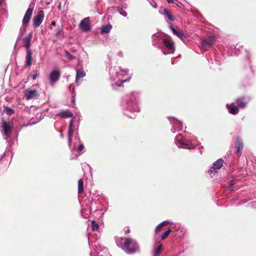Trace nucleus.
<instances>
[{
    "mask_svg": "<svg viewBox=\"0 0 256 256\" xmlns=\"http://www.w3.org/2000/svg\"><path fill=\"white\" fill-rule=\"evenodd\" d=\"M140 93L134 91L124 95L120 102V108L124 114L127 115L129 118H132V116H128L127 112L134 113L140 111Z\"/></svg>",
    "mask_w": 256,
    "mask_h": 256,
    "instance_id": "1",
    "label": "nucleus"
},
{
    "mask_svg": "<svg viewBox=\"0 0 256 256\" xmlns=\"http://www.w3.org/2000/svg\"><path fill=\"white\" fill-rule=\"evenodd\" d=\"M127 70L122 69L120 67H111L109 70L110 78L113 89H116L122 86V84L128 81V78L124 76L128 74Z\"/></svg>",
    "mask_w": 256,
    "mask_h": 256,
    "instance_id": "2",
    "label": "nucleus"
},
{
    "mask_svg": "<svg viewBox=\"0 0 256 256\" xmlns=\"http://www.w3.org/2000/svg\"><path fill=\"white\" fill-rule=\"evenodd\" d=\"M117 245L126 254H132L140 252L137 241L131 237H122L116 240Z\"/></svg>",
    "mask_w": 256,
    "mask_h": 256,
    "instance_id": "3",
    "label": "nucleus"
},
{
    "mask_svg": "<svg viewBox=\"0 0 256 256\" xmlns=\"http://www.w3.org/2000/svg\"><path fill=\"white\" fill-rule=\"evenodd\" d=\"M174 142L178 148L188 150H194L198 145L196 140L192 136L182 134H178L175 138Z\"/></svg>",
    "mask_w": 256,
    "mask_h": 256,
    "instance_id": "4",
    "label": "nucleus"
},
{
    "mask_svg": "<svg viewBox=\"0 0 256 256\" xmlns=\"http://www.w3.org/2000/svg\"><path fill=\"white\" fill-rule=\"evenodd\" d=\"M74 122V120H71L68 124V145L72 151L73 150V148H72V137L74 133H75L76 140L78 139V140H80V138L78 134V128L80 122L78 120L76 123Z\"/></svg>",
    "mask_w": 256,
    "mask_h": 256,
    "instance_id": "5",
    "label": "nucleus"
},
{
    "mask_svg": "<svg viewBox=\"0 0 256 256\" xmlns=\"http://www.w3.org/2000/svg\"><path fill=\"white\" fill-rule=\"evenodd\" d=\"M162 44L164 46L165 48L162 46V48H161L160 50L164 54L174 53L176 48L173 42L167 38H164L162 40Z\"/></svg>",
    "mask_w": 256,
    "mask_h": 256,
    "instance_id": "6",
    "label": "nucleus"
},
{
    "mask_svg": "<svg viewBox=\"0 0 256 256\" xmlns=\"http://www.w3.org/2000/svg\"><path fill=\"white\" fill-rule=\"evenodd\" d=\"M216 38V36L212 35L204 37L200 42L202 48L204 50H208L215 43Z\"/></svg>",
    "mask_w": 256,
    "mask_h": 256,
    "instance_id": "7",
    "label": "nucleus"
},
{
    "mask_svg": "<svg viewBox=\"0 0 256 256\" xmlns=\"http://www.w3.org/2000/svg\"><path fill=\"white\" fill-rule=\"evenodd\" d=\"M170 124L172 125L171 131L173 133L182 130V123L174 117H168Z\"/></svg>",
    "mask_w": 256,
    "mask_h": 256,
    "instance_id": "8",
    "label": "nucleus"
},
{
    "mask_svg": "<svg viewBox=\"0 0 256 256\" xmlns=\"http://www.w3.org/2000/svg\"><path fill=\"white\" fill-rule=\"evenodd\" d=\"M224 161L222 158H219L212 164V166L208 170L209 174H214L216 170L220 169L223 166Z\"/></svg>",
    "mask_w": 256,
    "mask_h": 256,
    "instance_id": "9",
    "label": "nucleus"
},
{
    "mask_svg": "<svg viewBox=\"0 0 256 256\" xmlns=\"http://www.w3.org/2000/svg\"><path fill=\"white\" fill-rule=\"evenodd\" d=\"M60 75L61 72L60 70H53L49 76L50 84L52 86L56 83L59 80Z\"/></svg>",
    "mask_w": 256,
    "mask_h": 256,
    "instance_id": "10",
    "label": "nucleus"
},
{
    "mask_svg": "<svg viewBox=\"0 0 256 256\" xmlns=\"http://www.w3.org/2000/svg\"><path fill=\"white\" fill-rule=\"evenodd\" d=\"M164 38L160 34H154L152 36V46L161 50L162 46V40Z\"/></svg>",
    "mask_w": 256,
    "mask_h": 256,
    "instance_id": "11",
    "label": "nucleus"
},
{
    "mask_svg": "<svg viewBox=\"0 0 256 256\" xmlns=\"http://www.w3.org/2000/svg\"><path fill=\"white\" fill-rule=\"evenodd\" d=\"M24 94L26 100L36 99L39 94L36 90L27 89L24 90Z\"/></svg>",
    "mask_w": 256,
    "mask_h": 256,
    "instance_id": "12",
    "label": "nucleus"
},
{
    "mask_svg": "<svg viewBox=\"0 0 256 256\" xmlns=\"http://www.w3.org/2000/svg\"><path fill=\"white\" fill-rule=\"evenodd\" d=\"M236 151L238 156L242 154L244 148V144L242 139L240 136H236Z\"/></svg>",
    "mask_w": 256,
    "mask_h": 256,
    "instance_id": "13",
    "label": "nucleus"
},
{
    "mask_svg": "<svg viewBox=\"0 0 256 256\" xmlns=\"http://www.w3.org/2000/svg\"><path fill=\"white\" fill-rule=\"evenodd\" d=\"M80 29L84 32H87L90 30V25L89 17H86L80 22L79 24Z\"/></svg>",
    "mask_w": 256,
    "mask_h": 256,
    "instance_id": "14",
    "label": "nucleus"
},
{
    "mask_svg": "<svg viewBox=\"0 0 256 256\" xmlns=\"http://www.w3.org/2000/svg\"><path fill=\"white\" fill-rule=\"evenodd\" d=\"M249 100L250 98H248L242 96L237 98L236 100V102L238 108H244L249 102Z\"/></svg>",
    "mask_w": 256,
    "mask_h": 256,
    "instance_id": "15",
    "label": "nucleus"
},
{
    "mask_svg": "<svg viewBox=\"0 0 256 256\" xmlns=\"http://www.w3.org/2000/svg\"><path fill=\"white\" fill-rule=\"evenodd\" d=\"M170 28L172 30L173 34L176 36L182 41H184L186 39V36L184 33L181 30H177L172 25L169 26Z\"/></svg>",
    "mask_w": 256,
    "mask_h": 256,
    "instance_id": "16",
    "label": "nucleus"
},
{
    "mask_svg": "<svg viewBox=\"0 0 256 256\" xmlns=\"http://www.w3.org/2000/svg\"><path fill=\"white\" fill-rule=\"evenodd\" d=\"M1 127L4 132L3 134L5 136H8L12 130L10 124L6 121L2 120Z\"/></svg>",
    "mask_w": 256,
    "mask_h": 256,
    "instance_id": "17",
    "label": "nucleus"
},
{
    "mask_svg": "<svg viewBox=\"0 0 256 256\" xmlns=\"http://www.w3.org/2000/svg\"><path fill=\"white\" fill-rule=\"evenodd\" d=\"M32 32L28 34L24 39L23 42L24 44V48L26 49V50H30V42L32 40Z\"/></svg>",
    "mask_w": 256,
    "mask_h": 256,
    "instance_id": "18",
    "label": "nucleus"
},
{
    "mask_svg": "<svg viewBox=\"0 0 256 256\" xmlns=\"http://www.w3.org/2000/svg\"><path fill=\"white\" fill-rule=\"evenodd\" d=\"M86 76V72L82 68L76 70V76L75 82L77 85L80 84L79 80Z\"/></svg>",
    "mask_w": 256,
    "mask_h": 256,
    "instance_id": "19",
    "label": "nucleus"
},
{
    "mask_svg": "<svg viewBox=\"0 0 256 256\" xmlns=\"http://www.w3.org/2000/svg\"><path fill=\"white\" fill-rule=\"evenodd\" d=\"M232 106L230 108V104H227L226 105V108L228 109V112L230 114L236 115L238 112V107L237 106L233 105V103L230 104Z\"/></svg>",
    "mask_w": 256,
    "mask_h": 256,
    "instance_id": "20",
    "label": "nucleus"
},
{
    "mask_svg": "<svg viewBox=\"0 0 256 256\" xmlns=\"http://www.w3.org/2000/svg\"><path fill=\"white\" fill-rule=\"evenodd\" d=\"M32 52L31 50H26V62L25 65L26 66H30L32 64Z\"/></svg>",
    "mask_w": 256,
    "mask_h": 256,
    "instance_id": "21",
    "label": "nucleus"
},
{
    "mask_svg": "<svg viewBox=\"0 0 256 256\" xmlns=\"http://www.w3.org/2000/svg\"><path fill=\"white\" fill-rule=\"evenodd\" d=\"M56 116L61 118H71L73 114L70 110H63L62 112H60Z\"/></svg>",
    "mask_w": 256,
    "mask_h": 256,
    "instance_id": "22",
    "label": "nucleus"
},
{
    "mask_svg": "<svg viewBox=\"0 0 256 256\" xmlns=\"http://www.w3.org/2000/svg\"><path fill=\"white\" fill-rule=\"evenodd\" d=\"M112 28V26L110 24L102 26L100 28V34H108L110 32Z\"/></svg>",
    "mask_w": 256,
    "mask_h": 256,
    "instance_id": "23",
    "label": "nucleus"
},
{
    "mask_svg": "<svg viewBox=\"0 0 256 256\" xmlns=\"http://www.w3.org/2000/svg\"><path fill=\"white\" fill-rule=\"evenodd\" d=\"M162 244H160L158 246L154 245L153 250V256H158L162 252Z\"/></svg>",
    "mask_w": 256,
    "mask_h": 256,
    "instance_id": "24",
    "label": "nucleus"
},
{
    "mask_svg": "<svg viewBox=\"0 0 256 256\" xmlns=\"http://www.w3.org/2000/svg\"><path fill=\"white\" fill-rule=\"evenodd\" d=\"M44 20V17H34V28H38L42 23Z\"/></svg>",
    "mask_w": 256,
    "mask_h": 256,
    "instance_id": "25",
    "label": "nucleus"
},
{
    "mask_svg": "<svg viewBox=\"0 0 256 256\" xmlns=\"http://www.w3.org/2000/svg\"><path fill=\"white\" fill-rule=\"evenodd\" d=\"M34 6V4L32 3L30 4L29 8H28L26 13L24 16H32V11Z\"/></svg>",
    "mask_w": 256,
    "mask_h": 256,
    "instance_id": "26",
    "label": "nucleus"
},
{
    "mask_svg": "<svg viewBox=\"0 0 256 256\" xmlns=\"http://www.w3.org/2000/svg\"><path fill=\"white\" fill-rule=\"evenodd\" d=\"M84 191V182L82 180H79L78 181V193L81 194Z\"/></svg>",
    "mask_w": 256,
    "mask_h": 256,
    "instance_id": "27",
    "label": "nucleus"
},
{
    "mask_svg": "<svg viewBox=\"0 0 256 256\" xmlns=\"http://www.w3.org/2000/svg\"><path fill=\"white\" fill-rule=\"evenodd\" d=\"M25 32H26V27H25V26L21 27L20 30V32H19V33H18V38H17L16 42H18V40H20L22 36L24 34Z\"/></svg>",
    "mask_w": 256,
    "mask_h": 256,
    "instance_id": "28",
    "label": "nucleus"
},
{
    "mask_svg": "<svg viewBox=\"0 0 256 256\" xmlns=\"http://www.w3.org/2000/svg\"><path fill=\"white\" fill-rule=\"evenodd\" d=\"M4 112L8 116H12L14 114V110L12 108L6 106L4 108Z\"/></svg>",
    "mask_w": 256,
    "mask_h": 256,
    "instance_id": "29",
    "label": "nucleus"
},
{
    "mask_svg": "<svg viewBox=\"0 0 256 256\" xmlns=\"http://www.w3.org/2000/svg\"><path fill=\"white\" fill-rule=\"evenodd\" d=\"M92 228L93 231L97 230L99 228V225L94 220L91 222Z\"/></svg>",
    "mask_w": 256,
    "mask_h": 256,
    "instance_id": "30",
    "label": "nucleus"
},
{
    "mask_svg": "<svg viewBox=\"0 0 256 256\" xmlns=\"http://www.w3.org/2000/svg\"><path fill=\"white\" fill-rule=\"evenodd\" d=\"M172 230L170 228H168L167 230L164 232L160 236L161 239L164 240L171 232Z\"/></svg>",
    "mask_w": 256,
    "mask_h": 256,
    "instance_id": "31",
    "label": "nucleus"
},
{
    "mask_svg": "<svg viewBox=\"0 0 256 256\" xmlns=\"http://www.w3.org/2000/svg\"><path fill=\"white\" fill-rule=\"evenodd\" d=\"M236 184V182L235 181V180H230L229 182H228V186L227 187V189L229 191H232V186Z\"/></svg>",
    "mask_w": 256,
    "mask_h": 256,
    "instance_id": "32",
    "label": "nucleus"
},
{
    "mask_svg": "<svg viewBox=\"0 0 256 256\" xmlns=\"http://www.w3.org/2000/svg\"><path fill=\"white\" fill-rule=\"evenodd\" d=\"M31 17H24L22 20V24L25 26L28 24Z\"/></svg>",
    "mask_w": 256,
    "mask_h": 256,
    "instance_id": "33",
    "label": "nucleus"
},
{
    "mask_svg": "<svg viewBox=\"0 0 256 256\" xmlns=\"http://www.w3.org/2000/svg\"><path fill=\"white\" fill-rule=\"evenodd\" d=\"M232 48H231L228 49V54L230 56H234V55L237 56L238 54H237L235 50L234 52H233L232 51Z\"/></svg>",
    "mask_w": 256,
    "mask_h": 256,
    "instance_id": "34",
    "label": "nucleus"
},
{
    "mask_svg": "<svg viewBox=\"0 0 256 256\" xmlns=\"http://www.w3.org/2000/svg\"><path fill=\"white\" fill-rule=\"evenodd\" d=\"M162 226V224H161V223L159 224L156 228V229H155L156 232H157L158 231H160L161 230Z\"/></svg>",
    "mask_w": 256,
    "mask_h": 256,
    "instance_id": "35",
    "label": "nucleus"
},
{
    "mask_svg": "<svg viewBox=\"0 0 256 256\" xmlns=\"http://www.w3.org/2000/svg\"><path fill=\"white\" fill-rule=\"evenodd\" d=\"M163 11H164L163 14H166V16H172L170 12L168 10L164 8V9H163Z\"/></svg>",
    "mask_w": 256,
    "mask_h": 256,
    "instance_id": "36",
    "label": "nucleus"
},
{
    "mask_svg": "<svg viewBox=\"0 0 256 256\" xmlns=\"http://www.w3.org/2000/svg\"><path fill=\"white\" fill-rule=\"evenodd\" d=\"M66 56L68 58V59L72 60L74 58V56L70 54L68 52H66Z\"/></svg>",
    "mask_w": 256,
    "mask_h": 256,
    "instance_id": "37",
    "label": "nucleus"
},
{
    "mask_svg": "<svg viewBox=\"0 0 256 256\" xmlns=\"http://www.w3.org/2000/svg\"><path fill=\"white\" fill-rule=\"evenodd\" d=\"M84 148V146L82 144H80L77 148L78 152H81Z\"/></svg>",
    "mask_w": 256,
    "mask_h": 256,
    "instance_id": "38",
    "label": "nucleus"
},
{
    "mask_svg": "<svg viewBox=\"0 0 256 256\" xmlns=\"http://www.w3.org/2000/svg\"><path fill=\"white\" fill-rule=\"evenodd\" d=\"M44 12L42 10H40L38 12V14L36 16H44Z\"/></svg>",
    "mask_w": 256,
    "mask_h": 256,
    "instance_id": "39",
    "label": "nucleus"
},
{
    "mask_svg": "<svg viewBox=\"0 0 256 256\" xmlns=\"http://www.w3.org/2000/svg\"><path fill=\"white\" fill-rule=\"evenodd\" d=\"M168 20L173 22L175 20V17H167Z\"/></svg>",
    "mask_w": 256,
    "mask_h": 256,
    "instance_id": "40",
    "label": "nucleus"
},
{
    "mask_svg": "<svg viewBox=\"0 0 256 256\" xmlns=\"http://www.w3.org/2000/svg\"><path fill=\"white\" fill-rule=\"evenodd\" d=\"M161 224H162V226H163L164 224H170V222L168 221L164 220V221H163L162 222H161Z\"/></svg>",
    "mask_w": 256,
    "mask_h": 256,
    "instance_id": "41",
    "label": "nucleus"
},
{
    "mask_svg": "<svg viewBox=\"0 0 256 256\" xmlns=\"http://www.w3.org/2000/svg\"><path fill=\"white\" fill-rule=\"evenodd\" d=\"M130 229L128 228H126V230H124V233L125 234H127L130 232Z\"/></svg>",
    "mask_w": 256,
    "mask_h": 256,
    "instance_id": "42",
    "label": "nucleus"
},
{
    "mask_svg": "<svg viewBox=\"0 0 256 256\" xmlns=\"http://www.w3.org/2000/svg\"><path fill=\"white\" fill-rule=\"evenodd\" d=\"M167 0V2L168 3V4H171V3H172L173 2V0Z\"/></svg>",
    "mask_w": 256,
    "mask_h": 256,
    "instance_id": "43",
    "label": "nucleus"
},
{
    "mask_svg": "<svg viewBox=\"0 0 256 256\" xmlns=\"http://www.w3.org/2000/svg\"><path fill=\"white\" fill-rule=\"evenodd\" d=\"M37 76V75L36 74H34L32 76V78L33 79H35L36 78V77Z\"/></svg>",
    "mask_w": 256,
    "mask_h": 256,
    "instance_id": "44",
    "label": "nucleus"
},
{
    "mask_svg": "<svg viewBox=\"0 0 256 256\" xmlns=\"http://www.w3.org/2000/svg\"><path fill=\"white\" fill-rule=\"evenodd\" d=\"M122 52H118V56H122Z\"/></svg>",
    "mask_w": 256,
    "mask_h": 256,
    "instance_id": "45",
    "label": "nucleus"
},
{
    "mask_svg": "<svg viewBox=\"0 0 256 256\" xmlns=\"http://www.w3.org/2000/svg\"><path fill=\"white\" fill-rule=\"evenodd\" d=\"M52 24L54 25V26H55L56 25L55 22H52Z\"/></svg>",
    "mask_w": 256,
    "mask_h": 256,
    "instance_id": "46",
    "label": "nucleus"
},
{
    "mask_svg": "<svg viewBox=\"0 0 256 256\" xmlns=\"http://www.w3.org/2000/svg\"><path fill=\"white\" fill-rule=\"evenodd\" d=\"M60 136H61L62 138H64V136H63L62 134V133H61V134H60Z\"/></svg>",
    "mask_w": 256,
    "mask_h": 256,
    "instance_id": "47",
    "label": "nucleus"
},
{
    "mask_svg": "<svg viewBox=\"0 0 256 256\" xmlns=\"http://www.w3.org/2000/svg\"><path fill=\"white\" fill-rule=\"evenodd\" d=\"M2 156H0V161L2 160Z\"/></svg>",
    "mask_w": 256,
    "mask_h": 256,
    "instance_id": "48",
    "label": "nucleus"
},
{
    "mask_svg": "<svg viewBox=\"0 0 256 256\" xmlns=\"http://www.w3.org/2000/svg\"><path fill=\"white\" fill-rule=\"evenodd\" d=\"M71 86H72L70 85V86H69V88H70V90Z\"/></svg>",
    "mask_w": 256,
    "mask_h": 256,
    "instance_id": "49",
    "label": "nucleus"
},
{
    "mask_svg": "<svg viewBox=\"0 0 256 256\" xmlns=\"http://www.w3.org/2000/svg\"><path fill=\"white\" fill-rule=\"evenodd\" d=\"M172 64H174V62H172Z\"/></svg>",
    "mask_w": 256,
    "mask_h": 256,
    "instance_id": "50",
    "label": "nucleus"
},
{
    "mask_svg": "<svg viewBox=\"0 0 256 256\" xmlns=\"http://www.w3.org/2000/svg\"><path fill=\"white\" fill-rule=\"evenodd\" d=\"M2 0H1V3L2 2Z\"/></svg>",
    "mask_w": 256,
    "mask_h": 256,
    "instance_id": "51",
    "label": "nucleus"
}]
</instances>
